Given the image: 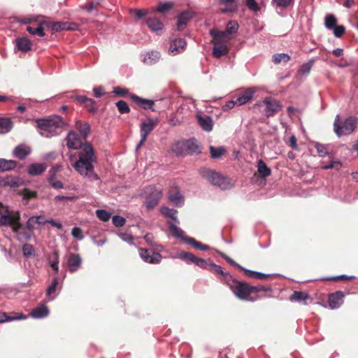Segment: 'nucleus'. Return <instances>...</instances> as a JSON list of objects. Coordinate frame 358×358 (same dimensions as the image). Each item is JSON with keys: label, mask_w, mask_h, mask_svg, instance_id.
<instances>
[{"label": "nucleus", "mask_w": 358, "mask_h": 358, "mask_svg": "<svg viewBox=\"0 0 358 358\" xmlns=\"http://www.w3.org/2000/svg\"><path fill=\"white\" fill-rule=\"evenodd\" d=\"M170 151L176 155L186 154L184 141H178L172 145Z\"/></svg>", "instance_id": "7c9ffc66"}, {"label": "nucleus", "mask_w": 358, "mask_h": 358, "mask_svg": "<svg viewBox=\"0 0 358 358\" xmlns=\"http://www.w3.org/2000/svg\"><path fill=\"white\" fill-rule=\"evenodd\" d=\"M234 294L240 299H248L251 294V286L236 280H233L230 285Z\"/></svg>", "instance_id": "0eeeda50"}, {"label": "nucleus", "mask_w": 358, "mask_h": 358, "mask_svg": "<svg viewBox=\"0 0 358 358\" xmlns=\"http://www.w3.org/2000/svg\"><path fill=\"white\" fill-rule=\"evenodd\" d=\"M312 66L313 62H308L307 63H305L301 66L298 71V73L301 75H308L310 73Z\"/></svg>", "instance_id": "603ef678"}, {"label": "nucleus", "mask_w": 358, "mask_h": 358, "mask_svg": "<svg viewBox=\"0 0 358 358\" xmlns=\"http://www.w3.org/2000/svg\"><path fill=\"white\" fill-rule=\"evenodd\" d=\"M258 172L262 177H267L271 174V170L267 165L262 161L259 160L257 163Z\"/></svg>", "instance_id": "58836bf2"}, {"label": "nucleus", "mask_w": 358, "mask_h": 358, "mask_svg": "<svg viewBox=\"0 0 358 358\" xmlns=\"http://www.w3.org/2000/svg\"><path fill=\"white\" fill-rule=\"evenodd\" d=\"M334 35L337 37H341L345 31V28L343 25L336 26L333 29Z\"/></svg>", "instance_id": "69168bd1"}, {"label": "nucleus", "mask_w": 358, "mask_h": 358, "mask_svg": "<svg viewBox=\"0 0 358 358\" xmlns=\"http://www.w3.org/2000/svg\"><path fill=\"white\" fill-rule=\"evenodd\" d=\"M29 152V149L23 145L17 146L13 151L14 155L20 159H24Z\"/></svg>", "instance_id": "473e14b6"}, {"label": "nucleus", "mask_w": 358, "mask_h": 358, "mask_svg": "<svg viewBox=\"0 0 358 358\" xmlns=\"http://www.w3.org/2000/svg\"><path fill=\"white\" fill-rule=\"evenodd\" d=\"M192 17V14L189 12H183L178 16L177 27L179 29H182L187 22Z\"/></svg>", "instance_id": "72a5a7b5"}, {"label": "nucleus", "mask_w": 358, "mask_h": 358, "mask_svg": "<svg viewBox=\"0 0 358 358\" xmlns=\"http://www.w3.org/2000/svg\"><path fill=\"white\" fill-rule=\"evenodd\" d=\"M245 5L252 12H257L260 10V7L255 0H245Z\"/></svg>", "instance_id": "6e6d98bb"}, {"label": "nucleus", "mask_w": 358, "mask_h": 358, "mask_svg": "<svg viewBox=\"0 0 358 358\" xmlns=\"http://www.w3.org/2000/svg\"><path fill=\"white\" fill-rule=\"evenodd\" d=\"M308 298V295L302 292H294L290 296L291 301H305Z\"/></svg>", "instance_id": "de8ad7c7"}, {"label": "nucleus", "mask_w": 358, "mask_h": 358, "mask_svg": "<svg viewBox=\"0 0 358 358\" xmlns=\"http://www.w3.org/2000/svg\"><path fill=\"white\" fill-rule=\"evenodd\" d=\"M138 251L141 258L146 263L157 264L162 259V255L158 252H153L152 250L140 248Z\"/></svg>", "instance_id": "9d476101"}, {"label": "nucleus", "mask_w": 358, "mask_h": 358, "mask_svg": "<svg viewBox=\"0 0 358 358\" xmlns=\"http://www.w3.org/2000/svg\"><path fill=\"white\" fill-rule=\"evenodd\" d=\"M47 166L43 164H32L28 169V173L31 176H38L43 173Z\"/></svg>", "instance_id": "a878e982"}, {"label": "nucleus", "mask_w": 358, "mask_h": 358, "mask_svg": "<svg viewBox=\"0 0 358 358\" xmlns=\"http://www.w3.org/2000/svg\"><path fill=\"white\" fill-rule=\"evenodd\" d=\"M157 119H148L143 121L141 124V141L136 146V149L140 148L145 142L148 136L154 129L155 126L158 124Z\"/></svg>", "instance_id": "6e6552de"}, {"label": "nucleus", "mask_w": 358, "mask_h": 358, "mask_svg": "<svg viewBox=\"0 0 358 358\" xmlns=\"http://www.w3.org/2000/svg\"><path fill=\"white\" fill-rule=\"evenodd\" d=\"M66 145L69 149L78 150L83 148V141L73 131H69L66 138Z\"/></svg>", "instance_id": "9b49d317"}, {"label": "nucleus", "mask_w": 358, "mask_h": 358, "mask_svg": "<svg viewBox=\"0 0 358 358\" xmlns=\"http://www.w3.org/2000/svg\"><path fill=\"white\" fill-rule=\"evenodd\" d=\"M238 27L239 25L238 22L234 20H231L227 23L226 31L231 36L232 38H234V36L237 32Z\"/></svg>", "instance_id": "a18cd8bd"}, {"label": "nucleus", "mask_w": 358, "mask_h": 358, "mask_svg": "<svg viewBox=\"0 0 358 358\" xmlns=\"http://www.w3.org/2000/svg\"><path fill=\"white\" fill-rule=\"evenodd\" d=\"M196 118L199 124L203 130L206 131H210L213 127V121L210 116L197 115Z\"/></svg>", "instance_id": "dca6fc26"}, {"label": "nucleus", "mask_w": 358, "mask_h": 358, "mask_svg": "<svg viewBox=\"0 0 358 358\" xmlns=\"http://www.w3.org/2000/svg\"><path fill=\"white\" fill-rule=\"evenodd\" d=\"M289 59V55L286 53H278L273 55V62L276 64L281 62L287 63Z\"/></svg>", "instance_id": "79ce46f5"}, {"label": "nucleus", "mask_w": 358, "mask_h": 358, "mask_svg": "<svg viewBox=\"0 0 358 358\" xmlns=\"http://www.w3.org/2000/svg\"><path fill=\"white\" fill-rule=\"evenodd\" d=\"M186 46V42L182 38H178L173 41L169 49V52L171 55H176L177 54L180 53L182 51L185 50Z\"/></svg>", "instance_id": "ddd939ff"}, {"label": "nucleus", "mask_w": 358, "mask_h": 358, "mask_svg": "<svg viewBox=\"0 0 358 358\" xmlns=\"http://www.w3.org/2000/svg\"><path fill=\"white\" fill-rule=\"evenodd\" d=\"M337 24L336 17L332 14H328L324 18V25L328 29H333Z\"/></svg>", "instance_id": "4c0bfd02"}, {"label": "nucleus", "mask_w": 358, "mask_h": 358, "mask_svg": "<svg viewBox=\"0 0 358 358\" xmlns=\"http://www.w3.org/2000/svg\"><path fill=\"white\" fill-rule=\"evenodd\" d=\"M44 25L49 27L52 32H57L61 31L60 22H43Z\"/></svg>", "instance_id": "13d9d810"}, {"label": "nucleus", "mask_w": 358, "mask_h": 358, "mask_svg": "<svg viewBox=\"0 0 358 358\" xmlns=\"http://www.w3.org/2000/svg\"><path fill=\"white\" fill-rule=\"evenodd\" d=\"M315 148H316L317 153L320 157H324L328 154L326 148L322 144L317 143L315 145Z\"/></svg>", "instance_id": "774afa93"}, {"label": "nucleus", "mask_w": 358, "mask_h": 358, "mask_svg": "<svg viewBox=\"0 0 358 358\" xmlns=\"http://www.w3.org/2000/svg\"><path fill=\"white\" fill-rule=\"evenodd\" d=\"M22 252L25 257H29L34 255L35 250L31 245L24 244L22 246Z\"/></svg>", "instance_id": "8fccbe9b"}, {"label": "nucleus", "mask_w": 358, "mask_h": 358, "mask_svg": "<svg viewBox=\"0 0 358 358\" xmlns=\"http://www.w3.org/2000/svg\"><path fill=\"white\" fill-rule=\"evenodd\" d=\"M112 222L115 227H120L124 225L126 220L123 217L114 215L112 218Z\"/></svg>", "instance_id": "bf43d9fd"}, {"label": "nucleus", "mask_w": 358, "mask_h": 358, "mask_svg": "<svg viewBox=\"0 0 358 358\" xmlns=\"http://www.w3.org/2000/svg\"><path fill=\"white\" fill-rule=\"evenodd\" d=\"M81 262L82 259L79 255L73 253L70 254L67 259L69 271L72 273L76 271L80 267Z\"/></svg>", "instance_id": "2eb2a0df"}, {"label": "nucleus", "mask_w": 358, "mask_h": 358, "mask_svg": "<svg viewBox=\"0 0 358 358\" xmlns=\"http://www.w3.org/2000/svg\"><path fill=\"white\" fill-rule=\"evenodd\" d=\"M36 124L38 133L47 138L59 134L65 125L62 118L57 115L45 119H37L36 120Z\"/></svg>", "instance_id": "f03ea898"}, {"label": "nucleus", "mask_w": 358, "mask_h": 358, "mask_svg": "<svg viewBox=\"0 0 358 358\" xmlns=\"http://www.w3.org/2000/svg\"><path fill=\"white\" fill-rule=\"evenodd\" d=\"M340 115H337L334 124V130L338 136L350 134L354 131L357 125V119L355 117H349L340 125Z\"/></svg>", "instance_id": "20e7f679"}, {"label": "nucleus", "mask_w": 358, "mask_h": 358, "mask_svg": "<svg viewBox=\"0 0 358 358\" xmlns=\"http://www.w3.org/2000/svg\"><path fill=\"white\" fill-rule=\"evenodd\" d=\"M145 194H147L145 205L148 209L154 208L162 197V189L157 188L155 186H149L146 187Z\"/></svg>", "instance_id": "423d86ee"}, {"label": "nucleus", "mask_w": 358, "mask_h": 358, "mask_svg": "<svg viewBox=\"0 0 358 358\" xmlns=\"http://www.w3.org/2000/svg\"><path fill=\"white\" fill-rule=\"evenodd\" d=\"M255 92L256 90L255 88H249L245 92H243L242 94H239L236 99L237 104L239 106H242L248 103L252 99Z\"/></svg>", "instance_id": "aec40b11"}, {"label": "nucleus", "mask_w": 358, "mask_h": 358, "mask_svg": "<svg viewBox=\"0 0 358 358\" xmlns=\"http://www.w3.org/2000/svg\"><path fill=\"white\" fill-rule=\"evenodd\" d=\"M341 167V163L338 161L331 159V162L326 165H322V168L323 169H338Z\"/></svg>", "instance_id": "0e129e2a"}, {"label": "nucleus", "mask_w": 358, "mask_h": 358, "mask_svg": "<svg viewBox=\"0 0 358 358\" xmlns=\"http://www.w3.org/2000/svg\"><path fill=\"white\" fill-rule=\"evenodd\" d=\"M160 55L157 51L147 52L143 57V62L148 65L155 64L159 59Z\"/></svg>", "instance_id": "b1692460"}, {"label": "nucleus", "mask_w": 358, "mask_h": 358, "mask_svg": "<svg viewBox=\"0 0 358 358\" xmlns=\"http://www.w3.org/2000/svg\"><path fill=\"white\" fill-rule=\"evenodd\" d=\"M210 34L213 40L217 43H226L233 38L226 30L219 31L217 29H211Z\"/></svg>", "instance_id": "4468645a"}, {"label": "nucleus", "mask_w": 358, "mask_h": 358, "mask_svg": "<svg viewBox=\"0 0 358 358\" xmlns=\"http://www.w3.org/2000/svg\"><path fill=\"white\" fill-rule=\"evenodd\" d=\"M131 99L134 101L139 103L141 104V106L145 109H150L154 105V102L152 101L148 100V99H144L140 98L136 95H132Z\"/></svg>", "instance_id": "c9c22d12"}, {"label": "nucleus", "mask_w": 358, "mask_h": 358, "mask_svg": "<svg viewBox=\"0 0 358 358\" xmlns=\"http://www.w3.org/2000/svg\"><path fill=\"white\" fill-rule=\"evenodd\" d=\"M185 241L187 243L191 245L192 246L194 247L195 248L199 250H207L209 249V246L207 245L202 244L198 241H196L193 238H185Z\"/></svg>", "instance_id": "e433bc0d"}, {"label": "nucleus", "mask_w": 358, "mask_h": 358, "mask_svg": "<svg viewBox=\"0 0 358 358\" xmlns=\"http://www.w3.org/2000/svg\"><path fill=\"white\" fill-rule=\"evenodd\" d=\"M161 212L164 215H165L166 217H169L171 219H173L176 221H178L177 217L176 216V215L177 213V210H176L174 209L169 208L168 207H162L161 208Z\"/></svg>", "instance_id": "49530a36"}, {"label": "nucleus", "mask_w": 358, "mask_h": 358, "mask_svg": "<svg viewBox=\"0 0 358 358\" xmlns=\"http://www.w3.org/2000/svg\"><path fill=\"white\" fill-rule=\"evenodd\" d=\"M116 106L120 113H128L130 111V108L127 103L124 101H119L116 103Z\"/></svg>", "instance_id": "3c124183"}, {"label": "nucleus", "mask_w": 358, "mask_h": 358, "mask_svg": "<svg viewBox=\"0 0 358 358\" xmlns=\"http://www.w3.org/2000/svg\"><path fill=\"white\" fill-rule=\"evenodd\" d=\"M343 294L341 292H337L329 296L328 303L331 309L339 308L343 302Z\"/></svg>", "instance_id": "f3484780"}, {"label": "nucleus", "mask_w": 358, "mask_h": 358, "mask_svg": "<svg viewBox=\"0 0 358 358\" xmlns=\"http://www.w3.org/2000/svg\"><path fill=\"white\" fill-rule=\"evenodd\" d=\"M21 195L22 196L24 199H30L36 198L37 193L35 191H31L29 189L25 188L21 192Z\"/></svg>", "instance_id": "4d7b16f0"}, {"label": "nucleus", "mask_w": 358, "mask_h": 358, "mask_svg": "<svg viewBox=\"0 0 358 358\" xmlns=\"http://www.w3.org/2000/svg\"><path fill=\"white\" fill-rule=\"evenodd\" d=\"M130 13L136 18L142 19L147 15L148 11L146 10L133 9L130 10Z\"/></svg>", "instance_id": "680f3d73"}, {"label": "nucleus", "mask_w": 358, "mask_h": 358, "mask_svg": "<svg viewBox=\"0 0 358 358\" xmlns=\"http://www.w3.org/2000/svg\"><path fill=\"white\" fill-rule=\"evenodd\" d=\"M13 127V122L10 118H0V134H6Z\"/></svg>", "instance_id": "c756f323"}, {"label": "nucleus", "mask_w": 358, "mask_h": 358, "mask_svg": "<svg viewBox=\"0 0 358 358\" xmlns=\"http://www.w3.org/2000/svg\"><path fill=\"white\" fill-rule=\"evenodd\" d=\"M16 164V162L14 160L0 159V171H7L12 170L15 168Z\"/></svg>", "instance_id": "2f4dec72"}, {"label": "nucleus", "mask_w": 358, "mask_h": 358, "mask_svg": "<svg viewBox=\"0 0 358 358\" xmlns=\"http://www.w3.org/2000/svg\"><path fill=\"white\" fill-rule=\"evenodd\" d=\"M169 199L171 203L176 206H181L184 203V198L177 187L169 192Z\"/></svg>", "instance_id": "a211bd4d"}, {"label": "nucleus", "mask_w": 358, "mask_h": 358, "mask_svg": "<svg viewBox=\"0 0 358 358\" xmlns=\"http://www.w3.org/2000/svg\"><path fill=\"white\" fill-rule=\"evenodd\" d=\"M20 213L6 209L3 212L0 210V226L11 227L12 231L17 234L22 228L20 223Z\"/></svg>", "instance_id": "7ed1b4c3"}, {"label": "nucleus", "mask_w": 358, "mask_h": 358, "mask_svg": "<svg viewBox=\"0 0 358 358\" xmlns=\"http://www.w3.org/2000/svg\"><path fill=\"white\" fill-rule=\"evenodd\" d=\"M239 268H241L242 271H243L245 274L250 278L265 280V279H267L268 277V275H267V274H264L261 272H257V271H251L249 269H246L242 266H239Z\"/></svg>", "instance_id": "c85d7f7f"}, {"label": "nucleus", "mask_w": 358, "mask_h": 358, "mask_svg": "<svg viewBox=\"0 0 358 358\" xmlns=\"http://www.w3.org/2000/svg\"><path fill=\"white\" fill-rule=\"evenodd\" d=\"M71 234H72V236L78 240H83L84 238V236L83 234V231L79 227H74L72 229Z\"/></svg>", "instance_id": "338daca9"}, {"label": "nucleus", "mask_w": 358, "mask_h": 358, "mask_svg": "<svg viewBox=\"0 0 358 358\" xmlns=\"http://www.w3.org/2000/svg\"><path fill=\"white\" fill-rule=\"evenodd\" d=\"M76 128L80 131L84 138H86L90 132V126L86 122L78 120L76 123Z\"/></svg>", "instance_id": "393cba45"}, {"label": "nucleus", "mask_w": 358, "mask_h": 358, "mask_svg": "<svg viewBox=\"0 0 358 358\" xmlns=\"http://www.w3.org/2000/svg\"><path fill=\"white\" fill-rule=\"evenodd\" d=\"M294 0H273V3L279 8H285L293 3Z\"/></svg>", "instance_id": "5fc2aeb1"}, {"label": "nucleus", "mask_w": 358, "mask_h": 358, "mask_svg": "<svg viewBox=\"0 0 358 358\" xmlns=\"http://www.w3.org/2000/svg\"><path fill=\"white\" fill-rule=\"evenodd\" d=\"M186 154H194L200 152V147L195 139H190L184 141Z\"/></svg>", "instance_id": "4be33fe9"}, {"label": "nucleus", "mask_w": 358, "mask_h": 358, "mask_svg": "<svg viewBox=\"0 0 358 358\" xmlns=\"http://www.w3.org/2000/svg\"><path fill=\"white\" fill-rule=\"evenodd\" d=\"M146 24L152 31L157 34H159L164 29V24L156 17H148Z\"/></svg>", "instance_id": "6ab92c4d"}, {"label": "nucleus", "mask_w": 358, "mask_h": 358, "mask_svg": "<svg viewBox=\"0 0 358 358\" xmlns=\"http://www.w3.org/2000/svg\"><path fill=\"white\" fill-rule=\"evenodd\" d=\"M173 7V3L171 2H165L160 4L157 8L156 10L159 13H164L169 10H170Z\"/></svg>", "instance_id": "e2e57ef3"}, {"label": "nucleus", "mask_w": 358, "mask_h": 358, "mask_svg": "<svg viewBox=\"0 0 358 358\" xmlns=\"http://www.w3.org/2000/svg\"><path fill=\"white\" fill-rule=\"evenodd\" d=\"M77 199L76 196H56L54 199L55 202L59 203L61 201H73Z\"/></svg>", "instance_id": "052dcab7"}, {"label": "nucleus", "mask_w": 358, "mask_h": 358, "mask_svg": "<svg viewBox=\"0 0 358 358\" xmlns=\"http://www.w3.org/2000/svg\"><path fill=\"white\" fill-rule=\"evenodd\" d=\"M1 184L4 186H10L11 187H17L20 185V180L13 178V177H6L1 181Z\"/></svg>", "instance_id": "c03bdc74"}, {"label": "nucleus", "mask_w": 358, "mask_h": 358, "mask_svg": "<svg viewBox=\"0 0 358 358\" xmlns=\"http://www.w3.org/2000/svg\"><path fill=\"white\" fill-rule=\"evenodd\" d=\"M202 176L213 185H217L221 189H226L231 187L228 178H225L211 170H203Z\"/></svg>", "instance_id": "39448f33"}, {"label": "nucleus", "mask_w": 358, "mask_h": 358, "mask_svg": "<svg viewBox=\"0 0 358 358\" xmlns=\"http://www.w3.org/2000/svg\"><path fill=\"white\" fill-rule=\"evenodd\" d=\"M45 223V220H44L43 216H31L28 219L26 223V227L29 231H32L36 228L37 225H40Z\"/></svg>", "instance_id": "412c9836"}, {"label": "nucleus", "mask_w": 358, "mask_h": 358, "mask_svg": "<svg viewBox=\"0 0 358 358\" xmlns=\"http://www.w3.org/2000/svg\"><path fill=\"white\" fill-rule=\"evenodd\" d=\"M78 156V159L73 164L76 172L91 180H97L99 178L94 172V167L96 157L92 145L90 143L84 144Z\"/></svg>", "instance_id": "f257e3e1"}, {"label": "nucleus", "mask_w": 358, "mask_h": 358, "mask_svg": "<svg viewBox=\"0 0 358 358\" xmlns=\"http://www.w3.org/2000/svg\"><path fill=\"white\" fill-rule=\"evenodd\" d=\"M228 52V48L225 45L222 43H216L213 47V54L215 57H221L227 55Z\"/></svg>", "instance_id": "cd10ccee"}, {"label": "nucleus", "mask_w": 358, "mask_h": 358, "mask_svg": "<svg viewBox=\"0 0 358 358\" xmlns=\"http://www.w3.org/2000/svg\"><path fill=\"white\" fill-rule=\"evenodd\" d=\"M49 263L54 271H59V254L57 251L52 252L49 257Z\"/></svg>", "instance_id": "ea45409f"}, {"label": "nucleus", "mask_w": 358, "mask_h": 358, "mask_svg": "<svg viewBox=\"0 0 358 358\" xmlns=\"http://www.w3.org/2000/svg\"><path fill=\"white\" fill-rule=\"evenodd\" d=\"M262 103L265 106L264 114L267 117L273 115L280 110L279 102L271 97L266 98Z\"/></svg>", "instance_id": "1a4fd4ad"}, {"label": "nucleus", "mask_w": 358, "mask_h": 358, "mask_svg": "<svg viewBox=\"0 0 358 358\" xmlns=\"http://www.w3.org/2000/svg\"><path fill=\"white\" fill-rule=\"evenodd\" d=\"M96 216L102 221H108L111 217V214L106 210L99 209L96 210Z\"/></svg>", "instance_id": "09e8293b"}, {"label": "nucleus", "mask_w": 358, "mask_h": 358, "mask_svg": "<svg viewBox=\"0 0 358 358\" xmlns=\"http://www.w3.org/2000/svg\"><path fill=\"white\" fill-rule=\"evenodd\" d=\"M49 314V310L47 306L45 305H41L36 308L33 309L30 315L33 318L41 319L45 317Z\"/></svg>", "instance_id": "5701e85b"}, {"label": "nucleus", "mask_w": 358, "mask_h": 358, "mask_svg": "<svg viewBox=\"0 0 358 358\" xmlns=\"http://www.w3.org/2000/svg\"><path fill=\"white\" fill-rule=\"evenodd\" d=\"M17 49L23 52H27L31 48V42L27 38L22 37L16 40Z\"/></svg>", "instance_id": "bb28decb"}, {"label": "nucleus", "mask_w": 358, "mask_h": 358, "mask_svg": "<svg viewBox=\"0 0 358 358\" xmlns=\"http://www.w3.org/2000/svg\"><path fill=\"white\" fill-rule=\"evenodd\" d=\"M169 229L173 236H175L178 238H184V239L185 238L183 237V231L180 228H178L177 226L174 225L173 224H170Z\"/></svg>", "instance_id": "864d4df0"}, {"label": "nucleus", "mask_w": 358, "mask_h": 358, "mask_svg": "<svg viewBox=\"0 0 358 358\" xmlns=\"http://www.w3.org/2000/svg\"><path fill=\"white\" fill-rule=\"evenodd\" d=\"M176 257L186 261L187 263H194L196 257L190 252H181L178 253Z\"/></svg>", "instance_id": "a19ab883"}, {"label": "nucleus", "mask_w": 358, "mask_h": 358, "mask_svg": "<svg viewBox=\"0 0 358 358\" xmlns=\"http://www.w3.org/2000/svg\"><path fill=\"white\" fill-rule=\"evenodd\" d=\"M44 22H41L36 28L27 27V31L31 35H38L39 36L43 37L45 35L44 32Z\"/></svg>", "instance_id": "f704fd0d"}, {"label": "nucleus", "mask_w": 358, "mask_h": 358, "mask_svg": "<svg viewBox=\"0 0 358 358\" xmlns=\"http://www.w3.org/2000/svg\"><path fill=\"white\" fill-rule=\"evenodd\" d=\"M61 166H53L50 171H49V176L48 178V180L50 185L55 188V189H62L64 187L63 183L60 181L57 180V173L60 170Z\"/></svg>", "instance_id": "f8f14e48"}, {"label": "nucleus", "mask_w": 358, "mask_h": 358, "mask_svg": "<svg viewBox=\"0 0 358 358\" xmlns=\"http://www.w3.org/2000/svg\"><path fill=\"white\" fill-rule=\"evenodd\" d=\"M225 149L224 147L221 146V147H214V146H210V155L212 157V158L213 159H217L219 157H220L222 155H224V153L225 152Z\"/></svg>", "instance_id": "37998d69"}]
</instances>
